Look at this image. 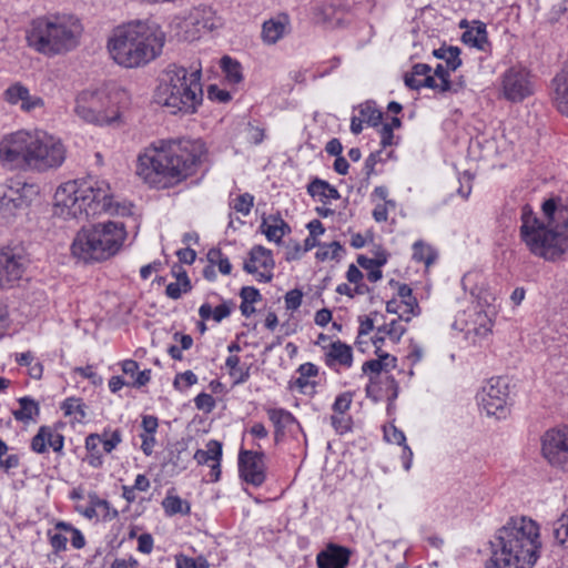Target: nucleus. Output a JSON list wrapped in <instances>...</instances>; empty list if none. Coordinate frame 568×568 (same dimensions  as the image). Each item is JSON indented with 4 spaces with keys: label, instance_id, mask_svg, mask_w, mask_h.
<instances>
[{
    "label": "nucleus",
    "instance_id": "obj_1",
    "mask_svg": "<svg viewBox=\"0 0 568 568\" xmlns=\"http://www.w3.org/2000/svg\"><path fill=\"white\" fill-rule=\"evenodd\" d=\"M205 155L201 140L161 141L139 155L136 174L153 187L168 189L192 175Z\"/></svg>",
    "mask_w": 568,
    "mask_h": 568
},
{
    "label": "nucleus",
    "instance_id": "obj_2",
    "mask_svg": "<svg viewBox=\"0 0 568 568\" xmlns=\"http://www.w3.org/2000/svg\"><path fill=\"white\" fill-rule=\"evenodd\" d=\"M67 159L63 142L42 130H18L0 140V163L36 172L57 170Z\"/></svg>",
    "mask_w": 568,
    "mask_h": 568
},
{
    "label": "nucleus",
    "instance_id": "obj_3",
    "mask_svg": "<svg viewBox=\"0 0 568 568\" xmlns=\"http://www.w3.org/2000/svg\"><path fill=\"white\" fill-rule=\"evenodd\" d=\"M53 213L63 220H82L106 213L130 215L131 205L114 202L104 181L72 180L62 183L53 196Z\"/></svg>",
    "mask_w": 568,
    "mask_h": 568
},
{
    "label": "nucleus",
    "instance_id": "obj_4",
    "mask_svg": "<svg viewBox=\"0 0 568 568\" xmlns=\"http://www.w3.org/2000/svg\"><path fill=\"white\" fill-rule=\"evenodd\" d=\"M491 547L496 568H534L542 547L539 526L525 516L511 517L496 531Z\"/></svg>",
    "mask_w": 568,
    "mask_h": 568
},
{
    "label": "nucleus",
    "instance_id": "obj_5",
    "mask_svg": "<svg viewBox=\"0 0 568 568\" xmlns=\"http://www.w3.org/2000/svg\"><path fill=\"white\" fill-rule=\"evenodd\" d=\"M163 44L164 33L158 27L139 22L118 29L109 41V51L118 64L138 68L154 60Z\"/></svg>",
    "mask_w": 568,
    "mask_h": 568
},
{
    "label": "nucleus",
    "instance_id": "obj_6",
    "mask_svg": "<svg viewBox=\"0 0 568 568\" xmlns=\"http://www.w3.org/2000/svg\"><path fill=\"white\" fill-rule=\"evenodd\" d=\"M203 98L201 69L170 64L164 70L154 99L170 113L192 114L196 112Z\"/></svg>",
    "mask_w": 568,
    "mask_h": 568
},
{
    "label": "nucleus",
    "instance_id": "obj_7",
    "mask_svg": "<svg viewBox=\"0 0 568 568\" xmlns=\"http://www.w3.org/2000/svg\"><path fill=\"white\" fill-rule=\"evenodd\" d=\"M82 31L81 21L74 14L52 13L31 21L27 41L40 53L61 54L78 45Z\"/></svg>",
    "mask_w": 568,
    "mask_h": 568
},
{
    "label": "nucleus",
    "instance_id": "obj_8",
    "mask_svg": "<svg viewBox=\"0 0 568 568\" xmlns=\"http://www.w3.org/2000/svg\"><path fill=\"white\" fill-rule=\"evenodd\" d=\"M131 103L130 93L115 84L82 90L75 97V114L95 125L119 124Z\"/></svg>",
    "mask_w": 568,
    "mask_h": 568
},
{
    "label": "nucleus",
    "instance_id": "obj_9",
    "mask_svg": "<svg viewBox=\"0 0 568 568\" xmlns=\"http://www.w3.org/2000/svg\"><path fill=\"white\" fill-rule=\"evenodd\" d=\"M556 224L545 215L540 219L529 205L523 207L520 240L532 255L555 261L568 250V235Z\"/></svg>",
    "mask_w": 568,
    "mask_h": 568
},
{
    "label": "nucleus",
    "instance_id": "obj_10",
    "mask_svg": "<svg viewBox=\"0 0 568 568\" xmlns=\"http://www.w3.org/2000/svg\"><path fill=\"white\" fill-rule=\"evenodd\" d=\"M126 235L125 226L120 222L83 226L73 239L71 253L85 263L105 261L120 252Z\"/></svg>",
    "mask_w": 568,
    "mask_h": 568
},
{
    "label": "nucleus",
    "instance_id": "obj_11",
    "mask_svg": "<svg viewBox=\"0 0 568 568\" xmlns=\"http://www.w3.org/2000/svg\"><path fill=\"white\" fill-rule=\"evenodd\" d=\"M37 194L32 184L17 182L0 185V224L12 222L31 203Z\"/></svg>",
    "mask_w": 568,
    "mask_h": 568
},
{
    "label": "nucleus",
    "instance_id": "obj_12",
    "mask_svg": "<svg viewBox=\"0 0 568 568\" xmlns=\"http://www.w3.org/2000/svg\"><path fill=\"white\" fill-rule=\"evenodd\" d=\"M477 398L487 415L496 416L497 418H503L507 415L509 389L504 378H490L483 386Z\"/></svg>",
    "mask_w": 568,
    "mask_h": 568
},
{
    "label": "nucleus",
    "instance_id": "obj_13",
    "mask_svg": "<svg viewBox=\"0 0 568 568\" xmlns=\"http://www.w3.org/2000/svg\"><path fill=\"white\" fill-rule=\"evenodd\" d=\"M501 92L510 102H520L534 93V82L526 68L516 65L506 70L501 77Z\"/></svg>",
    "mask_w": 568,
    "mask_h": 568
},
{
    "label": "nucleus",
    "instance_id": "obj_14",
    "mask_svg": "<svg viewBox=\"0 0 568 568\" xmlns=\"http://www.w3.org/2000/svg\"><path fill=\"white\" fill-rule=\"evenodd\" d=\"M541 452L552 466L568 468V429L546 432L541 440Z\"/></svg>",
    "mask_w": 568,
    "mask_h": 568
},
{
    "label": "nucleus",
    "instance_id": "obj_15",
    "mask_svg": "<svg viewBox=\"0 0 568 568\" xmlns=\"http://www.w3.org/2000/svg\"><path fill=\"white\" fill-rule=\"evenodd\" d=\"M275 262L272 252L261 245L250 251V257L244 262L243 268L250 274H256L258 282L268 283L273 278Z\"/></svg>",
    "mask_w": 568,
    "mask_h": 568
},
{
    "label": "nucleus",
    "instance_id": "obj_16",
    "mask_svg": "<svg viewBox=\"0 0 568 568\" xmlns=\"http://www.w3.org/2000/svg\"><path fill=\"white\" fill-rule=\"evenodd\" d=\"M3 99L10 105L19 106L23 112L30 113L44 106L41 97L32 94L21 82H14L3 92Z\"/></svg>",
    "mask_w": 568,
    "mask_h": 568
},
{
    "label": "nucleus",
    "instance_id": "obj_17",
    "mask_svg": "<svg viewBox=\"0 0 568 568\" xmlns=\"http://www.w3.org/2000/svg\"><path fill=\"white\" fill-rule=\"evenodd\" d=\"M24 272L23 258L12 248L0 250V288L11 287Z\"/></svg>",
    "mask_w": 568,
    "mask_h": 568
},
{
    "label": "nucleus",
    "instance_id": "obj_18",
    "mask_svg": "<svg viewBox=\"0 0 568 568\" xmlns=\"http://www.w3.org/2000/svg\"><path fill=\"white\" fill-rule=\"evenodd\" d=\"M239 468L242 478L254 486H261L265 480L263 454L242 450L239 456Z\"/></svg>",
    "mask_w": 568,
    "mask_h": 568
},
{
    "label": "nucleus",
    "instance_id": "obj_19",
    "mask_svg": "<svg viewBox=\"0 0 568 568\" xmlns=\"http://www.w3.org/2000/svg\"><path fill=\"white\" fill-rule=\"evenodd\" d=\"M349 557V549L328 544L324 550L317 554L316 562L318 568H346Z\"/></svg>",
    "mask_w": 568,
    "mask_h": 568
},
{
    "label": "nucleus",
    "instance_id": "obj_20",
    "mask_svg": "<svg viewBox=\"0 0 568 568\" xmlns=\"http://www.w3.org/2000/svg\"><path fill=\"white\" fill-rule=\"evenodd\" d=\"M325 349V362L328 366L341 365L351 367L353 363V349L349 345L335 341L331 342L328 346H323Z\"/></svg>",
    "mask_w": 568,
    "mask_h": 568
},
{
    "label": "nucleus",
    "instance_id": "obj_21",
    "mask_svg": "<svg viewBox=\"0 0 568 568\" xmlns=\"http://www.w3.org/2000/svg\"><path fill=\"white\" fill-rule=\"evenodd\" d=\"M404 314L405 313L400 314L398 320H393L392 322L377 327V332L373 341L375 346H378V344L383 343L386 338L395 344L400 341L402 336L406 332V327L400 323L404 318Z\"/></svg>",
    "mask_w": 568,
    "mask_h": 568
},
{
    "label": "nucleus",
    "instance_id": "obj_22",
    "mask_svg": "<svg viewBox=\"0 0 568 568\" xmlns=\"http://www.w3.org/2000/svg\"><path fill=\"white\" fill-rule=\"evenodd\" d=\"M376 359H371L363 364V373L376 376L383 371L387 372L396 366V358L383 352L379 346H376Z\"/></svg>",
    "mask_w": 568,
    "mask_h": 568
},
{
    "label": "nucleus",
    "instance_id": "obj_23",
    "mask_svg": "<svg viewBox=\"0 0 568 568\" xmlns=\"http://www.w3.org/2000/svg\"><path fill=\"white\" fill-rule=\"evenodd\" d=\"M450 71L446 65L438 64L435 68L433 75L424 78L426 88L438 90L439 92H448L453 90V84L449 81Z\"/></svg>",
    "mask_w": 568,
    "mask_h": 568
},
{
    "label": "nucleus",
    "instance_id": "obj_24",
    "mask_svg": "<svg viewBox=\"0 0 568 568\" xmlns=\"http://www.w3.org/2000/svg\"><path fill=\"white\" fill-rule=\"evenodd\" d=\"M307 192L311 196L317 197L323 204H327L331 200H338L341 197L338 191L333 185L321 179L313 180L307 185Z\"/></svg>",
    "mask_w": 568,
    "mask_h": 568
},
{
    "label": "nucleus",
    "instance_id": "obj_25",
    "mask_svg": "<svg viewBox=\"0 0 568 568\" xmlns=\"http://www.w3.org/2000/svg\"><path fill=\"white\" fill-rule=\"evenodd\" d=\"M287 18L278 17L265 21L262 29V38L264 42L273 44L277 42L286 32Z\"/></svg>",
    "mask_w": 568,
    "mask_h": 568
},
{
    "label": "nucleus",
    "instance_id": "obj_26",
    "mask_svg": "<svg viewBox=\"0 0 568 568\" xmlns=\"http://www.w3.org/2000/svg\"><path fill=\"white\" fill-rule=\"evenodd\" d=\"M555 101L558 110L568 116V64L555 79Z\"/></svg>",
    "mask_w": 568,
    "mask_h": 568
},
{
    "label": "nucleus",
    "instance_id": "obj_27",
    "mask_svg": "<svg viewBox=\"0 0 568 568\" xmlns=\"http://www.w3.org/2000/svg\"><path fill=\"white\" fill-rule=\"evenodd\" d=\"M270 420L275 427V438L278 440L283 436L285 429L296 423L295 417L283 408H270L267 409Z\"/></svg>",
    "mask_w": 568,
    "mask_h": 568
},
{
    "label": "nucleus",
    "instance_id": "obj_28",
    "mask_svg": "<svg viewBox=\"0 0 568 568\" xmlns=\"http://www.w3.org/2000/svg\"><path fill=\"white\" fill-rule=\"evenodd\" d=\"M462 41L469 47L485 50L488 44L486 26L477 22V27L470 28L463 33Z\"/></svg>",
    "mask_w": 568,
    "mask_h": 568
},
{
    "label": "nucleus",
    "instance_id": "obj_29",
    "mask_svg": "<svg viewBox=\"0 0 568 568\" xmlns=\"http://www.w3.org/2000/svg\"><path fill=\"white\" fill-rule=\"evenodd\" d=\"M384 437L388 443L404 445V458H407L405 468L409 469L413 453L409 447L405 445L406 437L404 433L397 429L394 425H389L384 427Z\"/></svg>",
    "mask_w": 568,
    "mask_h": 568
},
{
    "label": "nucleus",
    "instance_id": "obj_30",
    "mask_svg": "<svg viewBox=\"0 0 568 568\" xmlns=\"http://www.w3.org/2000/svg\"><path fill=\"white\" fill-rule=\"evenodd\" d=\"M206 449H199L194 454L195 460L202 465V464H209L212 462V464H215L220 460V457L222 455V446L219 442L211 440Z\"/></svg>",
    "mask_w": 568,
    "mask_h": 568
},
{
    "label": "nucleus",
    "instance_id": "obj_31",
    "mask_svg": "<svg viewBox=\"0 0 568 568\" xmlns=\"http://www.w3.org/2000/svg\"><path fill=\"white\" fill-rule=\"evenodd\" d=\"M190 290H191V283L186 275V272L180 267V272L176 273V281L173 283H170L166 286L165 292L169 297L176 300L181 296V294L183 292L185 293Z\"/></svg>",
    "mask_w": 568,
    "mask_h": 568
},
{
    "label": "nucleus",
    "instance_id": "obj_32",
    "mask_svg": "<svg viewBox=\"0 0 568 568\" xmlns=\"http://www.w3.org/2000/svg\"><path fill=\"white\" fill-rule=\"evenodd\" d=\"M19 405L20 408L13 412V416L17 420L29 422L34 415L39 414L38 404L29 397L20 398Z\"/></svg>",
    "mask_w": 568,
    "mask_h": 568
},
{
    "label": "nucleus",
    "instance_id": "obj_33",
    "mask_svg": "<svg viewBox=\"0 0 568 568\" xmlns=\"http://www.w3.org/2000/svg\"><path fill=\"white\" fill-rule=\"evenodd\" d=\"M413 250V258L417 262L425 263L426 266L433 264L437 257L435 250L423 241L415 242Z\"/></svg>",
    "mask_w": 568,
    "mask_h": 568
},
{
    "label": "nucleus",
    "instance_id": "obj_34",
    "mask_svg": "<svg viewBox=\"0 0 568 568\" xmlns=\"http://www.w3.org/2000/svg\"><path fill=\"white\" fill-rule=\"evenodd\" d=\"M207 261L212 266H217L223 275H229L232 271L229 257L225 256L220 248H211L207 252Z\"/></svg>",
    "mask_w": 568,
    "mask_h": 568
},
{
    "label": "nucleus",
    "instance_id": "obj_35",
    "mask_svg": "<svg viewBox=\"0 0 568 568\" xmlns=\"http://www.w3.org/2000/svg\"><path fill=\"white\" fill-rule=\"evenodd\" d=\"M221 67L226 74V79L231 83H239L242 80L241 65L237 61L230 57H223L221 60Z\"/></svg>",
    "mask_w": 568,
    "mask_h": 568
},
{
    "label": "nucleus",
    "instance_id": "obj_36",
    "mask_svg": "<svg viewBox=\"0 0 568 568\" xmlns=\"http://www.w3.org/2000/svg\"><path fill=\"white\" fill-rule=\"evenodd\" d=\"M263 232L270 241L278 242L285 234V230L288 226L284 223L283 220H274L273 224L267 223L266 221L262 224Z\"/></svg>",
    "mask_w": 568,
    "mask_h": 568
},
{
    "label": "nucleus",
    "instance_id": "obj_37",
    "mask_svg": "<svg viewBox=\"0 0 568 568\" xmlns=\"http://www.w3.org/2000/svg\"><path fill=\"white\" fill-rule=\"evenodd\" d=\"M552 534L557 542L568 548V515H562L554 523Z\"/></svg>",
    "mask_w": 568,
    "mask_h": 568
},
{
    "label": "nucleus",
    "instance_id": "obj_38",
    "mask_svg": "<svg viewBox=\"0 0 568 568\" xmlns=\"http://www.w3.org/2000/svg\"><path fill=\"white\" fill-rule=\"evenodd\" d=\"M85 405L80 398H68L62 404V409L65 415H75L77 420H81L85 417Z\"/></svg>",
    "mask_w": 568,
    "mask_h": 568
},
{
    "label": "nucleus",
    "instance_id": "obj_39",
    "mask_svg": "<svg viewBox=\"0 0 568 568\" xmlns=\"http://www.w3.org/2000/svg\"><path fill=\"white\" fill-rule=\"evenodd\" d=\"M398 295L404 298L403 303L406 307L404 313L407 314L405 321L408 322L410 320V315H415L414 308L417 307V302L412 297V288L406 284L398 286Z\"/></svg>",
    "mask_w": 568,
    "mask_h": 568
},
{
    "label": "nucleus",
    "instance_id": "obj_40",
    "mask_svg": "<svg viewBox=\"0 0 568 568\" xmlns=\"http://www.w3.org/2000/svg\"><path fill=\"white\" fill-rule=\"evenodd\" d=\"M176 568H209L210 565L207 560L200 556L197 558H191L185 555H176L175 556Z\"/></svg>",
    "mask_w": 568,
    "mask_h": 568
},
{
    "label": "nucleus",
    "instance_id": "obj_41",
    "mask_svg": "<svg viewBox=\"0 0 568 568\" xmlns=\"http://www.w3.org/2000/svg\"><path fill=\"white\" fill-rule=\"evenodd\" d=\"M359 115L362 116L364 122L373 126L378 125L383 118V113L368 103L361 105Z\"/></svg>",
    "mask_w": 568,
    "mask_h": 568
},
{
    "label": "nucleus",
    "instance_id": "obj_42",
    "mask_svg": "<svg viewBox=\"0 0 568 568\" xmlns=\"http://www.w3.org/2000/svg\"><path fill=\"white\" fill-rule=\"evenodd\" d=\"M341 251L342 246L338 242L320 245L316 252V258L320 261L334 260L338 256Z\"/></svg>",
    "mask_w": 568,
    "mask_h": 568
},
{
    "label": "nucleus",
    "instance_id": "obj_43",
    "mask_svg": "<svg viewBox=\"0 0 568 568\" xmlns=\"http://www.w3.org/2000/svg\"><path fill=\"white\" fill-rule=\"evenodd\" d=\"M183 500L178 496H166L163 499V507L169 515H175L179 513H189L190 507L186 506L185 510L183 509Z\"/></svg>",
    "mask_w": 568,
    "mask_h": 568
},
{
    "label": "nucleus",
    "instance_id": "obj_44",
    "mask_svg": "<svg viewBox=\"0 0 568 568\" xmlns=\"http://www.w3.org/2000/svg\"><path fill=\"white\" fill-rule=\"evenodd\" d=\"M478 326L475 327L474 332L476 336L486 338L491 333L493 322L485 314H478L477 317Z\"/></svg>",
    "mask_w": 568,
    "mask_h": 568
},
{
    "label": "nucleus",
    "instance_id": "obj_45",
    "mask_svg": "<svg viewBox=\"0 0 568 568\" xmlns=\"http://www.w3.org/2000/svg\"><path fill=\"white\" fill-rule=\"evenodd\" d=\"M459 54H460L459 48L447 47V53H446V58H444V60L446 62V67L449 70L456 71L460 67L462 60L459 58Z\"/></svg>",
    "mask_w": 568,
    "mask_h": 568
},
{
    "label": "nucleus",
    "instance_id": "obj_46",
    "mask_svg": "<svg viewBox=\"0 0 568 568\" xmlns=\"http://www.w3.org/2000/svg\"><path fill=\"white\" fill-rule=\"evenodd\" d=\"M47 427H41L38 434L31 440V447L36 453H44L48 446Z\"/></svg>",
    "mask_w": 568,
    "mask_h": 568
},
{
    "label": "nucleus",
    "instance_id": "obj_47",
    "mask_svg": "<svg viewBox=\"0 0 568 568\" xmlns=\"http://www.w3.org/2000/svg\"><path fill=\"white\" fill-rule=\"evenodd\" d=\"M352 403V396L348 393L341 394L335 399V403L333 405V409L335 414L343 415L345 414L351 406Z\"/></svg>",
    "mask_w": 568,
    "mask_h": 568
},
{
    "label": "nucleus",
    "instance_id": "obj_48",
    "mask_svg": "<svg viewBox=\"0 0 568 568\" xmlns=\"http://www.w3.org/2000/svg\"><path fill=\"white\" fill-rule=\"evenodd\" d=\"M253 205V196L245 193L240 195L234 203V209L243 214H248Z\"/></svg>",
    "mask_w": 568,
    "mask_h": 568
},
{
    "label": "nucleus",
    "instance_id": "obj_49",
    "mask_svg": "<svg viewBox=\"0 0 568 568\" xmlns=\"http://www.w3.org/2000/svg\"><path fill=\"white\" fill-rule=\"evenodd\" d=\"M333 427L341 434L351 429V418L348 416L335 414L331 417Z\"/></svg>",
    "mask_w": 568,
    "mask_h": 568
},
{
    "label": "nucleus",
    "instance_id": "obj_50",
    "mask_svg": "<svg viewBox=\"0 0 568 568\" xmlns=\"http://www.w3.org/2000/svg\"><path fill=\"white\" fill-rule=\"evenodd\" d=\"M47 443L54 452H61L63 448V436L47 427Z\"/></svg>",
    "mask_w": 568,
    "mask_h": 568
},
{
    "label": "nucleus",
    "instance_id": "obj_51",
    "mask_svg": "<svg viewBox=\"0 0 568 568\" xmlns=\"http://www.w3.org/2000/svg\"><path fill=\"white\" fill-rule=\"evenodd\" d=\"M302 292L298 290H292L285 295V304L288 310H296L302 303Z\"/></svg>",
    "mask_w": 568,
    "mask_h": 568
},
{
    "label": "nucleus",
    "instance_id": "obj_52",
    "mask_svg": "<svg viewBox=\"0 0 568 568\" xmlns=\"http://www.w3.org/2000/svg\"><path fill=\"white\" fill-rule=\"evenodd\" d=\"M240 296L243 302L253 304L261 300V294L258 290L253 286H244L241 290Z\"/></svg>",
    "mask_w": 568,
    "mask_h": 568
},
{
    "label": "nucleus",
    "instance_id": "obj_53",
    "mask_svg": "<svg viewBox=\"0 0 568 568\" xmlns=\"http://www.w3.org/2000/svg\"><path fill=\"white\" fill-rule=\"evenodd\" d=\"M207 93L211 100L219 102H227L231 100V94L225 90L219 89L216 85H210Z\"/></svg>",
    "mask_w": 568,
    "mask_h": 568
},
{
    "label": "nucleus",
    "instance_id": "obj_54",
    "mask_svg": "<svg viewBox=\"0 0 568 568\" xmlns=\"http://www.w3.org/2000/svg\"><path fill=\"white\" fill-rule=\"evenodd\" d=\"M357 263L365 270H368L369 272L372 270H374L375 267H381L382 265H384L386 263V258H378V260H373V258H368L366 256H358L357 257Z\"/></svg>",
    "mask_w": 568,
    "mask_h": 568
},
{
    "label": "nucleus",
    "instance_id": "obj_55",
    "mask_svg": "<svg viewBox=\"0 0 568 568\" xmlns=\"http://www.w3.org/2000/svg\"><path fill=\"white\" fill-rule=\"evenodd\" d=\"M195 405L199 409L210 412L214 407V399L210 394L201 393L195 397Z\"/></svg>",
    "mask_w": 568,
    "mask_h": 568
},
{
    "label": "nucleus",
    "instance_id": "obj_56",
    "mask_svg": "<svg viewBox=\"0 0 568 568\" xmlns=\"http://www.w3.org/2000/svg\"><path fill=\"white\" fill-rule=\"evenodd\" d=\"M138 549L143 554H150L153 549V538L150 534H142L138 539Z\"/></svg>",
    "mask_w": 568,
    "mask_h": 568
},
{
    "label": "nucleus",
    "instance_id": "obj_57",
    "mask_svg": "<svg viewBox=\"0 0 568 568\" xmlns=\"http://www.w3.org/2000/svg\"><path fill=\"white\" fill-rule=\"evenodd\" d=\"M141 439H142L141 449L143 450V453L146 456H150L153 453V448L155 445L154 435L141 434Z\"/></svg>",
    "mask_w": 568,
    "mask_h": 568
},
{
    "label": "nucleus",
    "instance_id": "obj_58",
    "mask_svg": "<svg viewBox=\"0 0 568 568\" xmlns=\"http://www.w3.org/2000/svg\"><path fill=\"white\" fill-rule=\"evenodd\" d=\"M90 504L94 506V508H102L105 514L104 516H109L110 513V504L105 499L99 498L95 493L89 494Z\"/></svg>",
    "mask_w": 568,
    "mask_h": 568
},
{
    "label": "nucleus",
    "instance_id": "obj_59",
    "mask_svg": "<svg viewBox=\"0 0 568 568\" xmlns=\"http://www.w3.org/2000/svg\"><path fill=\"white\" fill-rule=\"evenodd\" d=\"M393 126L390 124H384L381 129V143L382 145L388 146L393 143Z\"/></svg>",
    "mask_w": 568,
    "mask_h": 568
},
{
    "label": "nucleus",
    "instance_id": "obj_60",
    "mask_svg": "<svg viewBox=\"0 0 568 568\" xmlns=\"http://www.w3.org/2000/svg\"><path fill=\"white\" fill-rule=\"evenodd\" d=\"M158 425V418L154 416H144L142 419V427L145 432L144 434L154 435Z\"/></svg>",
    "mask_w": 568,
    "mask_h": 568
},
{
    "label": "nucleus",
    "instance_id": "obj_61",
    "mask_svg": "<svg viewBox=\"0 0 568 568\" xmlns=\"http://www.w3.org/2000/svg\"><path fill=\"white\" fill-rule=\"evenodd\" d=\"M230 314L231 307L226 303H223L213 310V320L215 322H221L222 320L229 317Z\"/></svg>",
    "mask_w": 568,
    "mask_h": 568
},
{
    "label": "nucleus",
    "instance_id": "obj_62",
    "mask_svg": "<svg viewBox=\"0 0 568 568\" xmlns=\"http://www.w3.org/2000/svg\"><path fill=\"white\" fill-rule=\"evenodd\" d=\"M120 442H121L120 434L118 432H114L111 435V438L102 439L103 450L105 453H111Z\"/></svg>",
    "mask_w": 568,
    "mask_h": 568
},
{
    "label": "nucleus",
    "instance_id": "obj_63",
    "mask_svg": "<svg viewBox=\"0 0 568 568\" xmlns=\"http://www.w3.org/2000/svg\"><path fill=\"white\" fill-rule=\"evenodd\" d=\"M20 459L18 455H9L4 459L0 460V467L6 471H9L12 468H17L19 466Z\"/></svg>",
    "mask_w": 568,
    "mask_h": 568
},
{
    "label": "nucleus",
    "instance_id": "obj_64",
    "mask_svg": "<svg viewBox=\"0 0 568 568\" xmlns=\"http://www.w3.org/2000/svg\"><path fill=\"white\" fill-rule=\"evenodd\" d=\"M374 329V320L369 316L359 318V335H367Z\"/></svg>",
    "mask_w": 568,
    "mask_h": 568
}]
</instances>
